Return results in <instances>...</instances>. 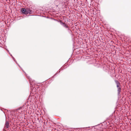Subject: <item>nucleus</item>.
Listing matches in <instances>:
<instances>
[{
  "label": "nucleus",
  "instance_id": "9d476101",
  "mask_svg": "<svg viewBox=\"0 0 131 131\" xmlns=\"http://www.w3.org/2000/svg\"><path fill=\"white\" fill-rule=\"evenodd\" d=\"M30 16H34V15H30Z\"/></svg>",
  "mask_w": 131,
  "mask_h": 131
},
{
  "label": "nucleus",
  "instance_id": "1a4fd4ad",
  "mask_svg": "<svg viewBox=\"0 0 131 131\" xmlns=\"http://www.w3.org/2000/svg\"><path fill=\"white\" fill-rule=\"evenodd\" d=\"M119 84V83H117V84H117V85H118L119 84Z\"/></svg>",
  "mask_w": 131,
  "mask_h": 131
},
{
  "label": "nucleus",
  "instance_id": "f03ea898",
  "mask_svg": "<svg viewBox=\"0 0 131 131\" xmlns=\"http://www.w3.org/2000/svg\"><path fill=\"white\" fill-rule=\"evenodd\" d=\"M121 91V87L118 88L117 91H118V95H119Z\"/></svg>",
  "mask_w": 131,
  "mask_h": 131
},
{
  "label": "nucleus",
  "instance_id": "7ed1b4c3",
  "mask_svg": "<svg viewBox=\"0 0 131 131\" xmlns=\"http://www.w3.org/2000/svg\"><path fill=\"white\" fill-rule=\"evenodd\" d=\"M5 127L6 128H8V127L9 126L8 123L7 122H6L5 123Z\"/></svg>",
  "mask_w": 131,
  "mask_h": 131
},
{
  "label": "nucleus",
  "instance_id": "39448f33",
  "mask_svg": "<svg viewBox=\"0 0 131 131\" xmlns=\"http://www.w3.org/2000/svg\"><path fill=\"white\" fill-rule=\"evenodd\" d=\"M29 79V80L30 81V82H31V81H32V80H31V79L29 77H27Z\"/></svg>",
  "mask_w": 131,
  "mask_h": 131
},
{
  "label": "nucleus",
  "instance_id": "20e7f679",
  "mask_svg": "<svg viewBox=\"0 0 131 131\" xmlns=\"http://www.w3.org/2000/svg\"><path fill=\"white\" fill-rule=\"evenodd\" d=\"M63 24L64 25L63 26L66 28H68V26L66 25H65L64 23H63Z\"/></svg>",
  "mask_w": 131,
  "mask_h": 131
},
{
  "label": "nucleus",
  "instance_id": "423d86ee",
  "mask_svg": "<svg viewBox=\"0 0 131 131\" xmlns=\"http://www.w3.org/2000/svg\"><path fill=\"white\" fill-rule=\"evenodd\" d=\"M120 84H119L118 85H117V88H118L120 87Z\"/></svg>",
  "mask_w": 131,
  "mask_h": 131
},
{
  "label": "nucleus",
  "instance_id": "0eeeda50",
  "mask_svg": "<svg viewBox=\"0 0 131 131\" xmlns=\"http://www.w3.org/2000/svg\"><path fill=\"white\" fill-rule=\"evenodd\" d=\"M115 82L116 83V84H117V83H119V82H118V81H117V80H116L115 81Z\"/></svg>",
  "mask_w": 131,
  "mask_h": 131
},
{
  "label": "nucleus",
  "instance_id": "6e6552de",
  "mask_svg": "<svg viewBox=\"0 0 131 131\" xmlns=\"http://www.w3.org/2000/svg\"><path fill=\"white\" fill-rule=\"evenodd\" d=\"M13 57V60H14V61H15V59H14V58L13 57Z\"/></svg>",
  "mask_w": 131,
  "mask_h": 131
},
{
  "label": "nucleus",
  "instance_id": "f257e3e1",
  "mask_svg": "<svg viewBox=\"0 0 131 131\" xmlns=\"http://www.w3.org/2000/svg\"><path fill=\"white\" fill-rule=\"evenodd\" d=\"M21 12L23 14L25 15H27L28 14H31L32 13L31 10L29 8L26 9L24 8H23L21 10Z\"/></svg>",
  "mask_w": 131,
  "mask_h": 131
}]
</instances>
